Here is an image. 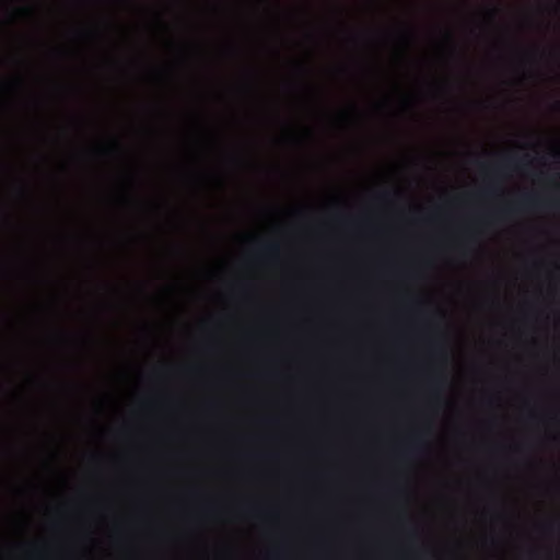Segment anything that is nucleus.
Segmentation results:
<instances>
[{"label":"nucleus","instance_id":"obj_1","mask_svg":"<svg viewBox=\"0 0 560 560\" xmlns=\"http://www.w3.org/2000/svg\"><path fill=\"white\" fill-rule=\"evenodd\" d=\"M558 201L553 199L542 200L537 195H525L517 201L516 205L502 208L498 210L494 214L497 217H508L515 213L517 210L538 209L542 207L556 208L558 207Z\"/></svg>","mask_w":560,"mask_h":560},{"label":"nucleus","instance_id":"obj_2","mask_svg":"<svg viewBox=\"0 0 560 560\" xmlns=\"http://www.w3.org/2000/svg\"><path fill=\"white\" fill-rule=\"evenodd\" d=\"M258 255L260 257L276 259L280 255V245L278 242H269L262 245Z\"/></svg>","mask_w":560,"mask_h":560},{"label":"nucleus","instance_id":"obj_3","mask_svg":"<svg viewBox=\"0 0 560 560\" xmlns=\"http://www.w3.org/2000/svg\"><path fill=\"white\" fill-rule=\"evenodd\" d=\"M518 162L515 159H506L502 164H500L497 170L504 168V167H511V166H517Z\"/></svg>","mask_w":560,"mask_h":560},{"label":"nucleus","instance_id":"obj_4","mask_svg":"<svg viewBox=\"0 0 560 560\" xmlns=\"http://www.w3.org/2000/svg\"><path fill=\"white\" fill-rule=\"evenodd\" d=\"M433 382L436 385H443L444 384V378L442 376H439V377L434 378Z\"/></svg>","mask_w":560,"mask_h":560},{"label":"nucleus","instance_id":"obj_5","mask_svg":"<svg viewBox=\"0 0 560 560\" xmlns=\"http://www.w3.org/2000/svg\"><path fill=\"white\" fill-rule=\"evenodd\" d=\"M20 12H23V13H30V12H31V9H28V8H22V9H20Z\"/></svg>","mask_w":560,"mask_h":560}]
</instances>
